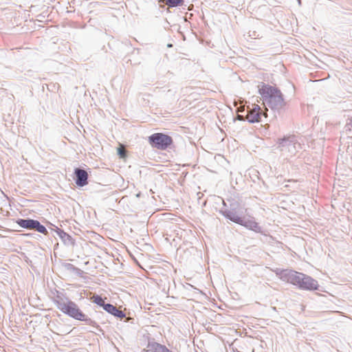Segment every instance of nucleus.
<instances>
[{
  "mask_svg": "<svg viewBox=\"0 0 352 352\" xmlns=\"http://www.w3.org/2000/svg\"><path fill=\"white\" fill-rule=\"evenodd\" d=\"M280 278L303 290H317L319 287L316 280L307 274L292 270H282Z\"/></svg>",
  "mask_w": 352,
  "mask_h": 352,
  "instance_id": "f257e3e1",
  "label": "nucleus"
},
{
  "mask_svg": "<svg viewBox=\"0 0 352 352\" xmlns=\"http://www.w3.org/2000/svg\"><path fill=\"white\" fill-rule=\"evenodd\" d=\"M258 87L263 103L267 104L271 109L279 110L285 105L283 94L277 88L264 82H261Z\"/></svg>",
  "mask_w": 352,
  "mask_h": 352,
  "instance_id": "f03ea898",
  "label": "nucleus"
},
{
  "mask_svg": "<svg viewBox=\"0 0 352 352\" xmlns=\"http://www.w3.org/2000/svg\"><path fill=\"white\" fill-rule=\"evenodd\" d=\"M277 144V148L283 155L293 156L300 148V144L295 135L285 136L278 139Z\"/></svg>",
  "mask_w": 352,
  "mask_h": 352,
  "instance_id": "7ed1b4c3",
  "label": "nucleus"
},
{
  "mask_svg": "<svg viewBox=\"0 0 352 352\" xmlns=\"http://www.w3.org/2000/svg\"><path fill=\"white\" fill-rule=\"evenodd\" d=\"M148 142L153 147L165 150L173 143V140L168 135L156 133L148 137Z\"/></svg>",
  "mask_w": 352,
  "mask_h": 352,
  "instance_id": "20e7f679",
  "label": "nucleus"
},
{
  "mask_svg": "<svg viewBox=\"0 0 352 352\" xmlns=\"http://www.w3.org/2000/svg\"><path fill=\"white\" fill-rule=\"evenodd\" d=\"M16 223L21 227L27 230H34L44 235H48L46 228L38 221L32 219H19Z\"/></svg>",
  "mask_w": 352,
  "mask_h": 352,
  "instance_id": "39448f33",
  "label": "nucleus"
},
{
  "mask_svg": "<svg viewBox=\"0 0 352 352\" xmlns=\"http://www.w3.org/2000/svg\"><path fill=\"white\" fill-rule=\"evenodd\" d=\"M265 116L263 113L260 106L252 104V107H248L245 119L250 123L259 122L261 121V116Z\"/></svg>",
  "mask_w": 352,
  "mask_h": 352,
  "instance_id": "423d86ee",
  "label": "nucleus"
},
{
  "mask_svg": "<svg viewBox=\"0 0 352 352\" xmlns=\"http://www.w3.org/2000/svg\"><path fill=\"white\" fill-rule=\"evenodd\" d=\"M62 312L77 320H79L84 317L82 311L79 309L77 304L73 301H71L67 304V307L62 311Z\"/></svg>",
  "mask_w": 352,
  "mask_h": 352,
  "instance_id": "0eeeda50",
  "label": "nucleus"
},
{
  "mask_svg": "<svg viewBox=\"0 0 352 352\" xmlns=\"http://www.w3.org/2000/svg\"><path fill=\"white\" fill-rule=\"evenodd\" d=\"M220 213H221L227 219L237 224L242 223L243 217L241 214H240L235 208H231L230 210H221Z\"/></svg>",
  "mask_w": 352,
  "mask_h": 352,
  "instance_id": "6e6552de",
  "label": "nucleus"
},
{
  "mask_svg": "<svg viewBox=\"0 0 352 352\" xmlns=\"http://www.w3.org/2000/svg\"><path fill=\"white\" fill-rule=\"evenodd\" d=\"M75 182L78 186L82 187L87 184L88 173L80 168H76L74 170Z\"/></svg>",
  "mask_w": 352,
  "mask_h": 352,
  "instance_id": "1a4fd4ad",
  "label": "nucleus"
},
{
  "mask_svg": "<svg viewBox=\"0 0 352 352\" xmlns=\"http://www.w3.org/2000/svg\"><path fill=\"white\" fill-rule=\"evenodd\" d=\"M53 300L57 308L61 311L72 301L63 292L58 291H56Z\"/></svg>",
  "mask_w": 352,
  "mask_h": 352,
  "instance_id": "9d476101",
  "label": "nucleus"
},
{
  "mask_svg": "<svg viewBox=\"0 0 352 352\" xmlns=\"http://www.w3.org/2000/svg\"><path fill=\"white\" fill-rule=\"evenodd\" d=\"M55 232L65 245L68 246H73L75 245V240L63 230L56 228Z\"/></svg>",
  "mask_w": 352,
  "mask_h": 352,
  "instance_id": "9b49d317",
  "label": "nucleus"
},
{
  "mask_svg": "<svg viewBox=\"0 0 352 352\" xmlns=\"http://www.w3.org/2000/svg\"><path fill=\"white\" fill-rule=\"evenodd\" d=\"M239 225L243 226L251 230H253L256 232L260 233L262 232V229L261 226L256 223L253 218L245 219L243 217L242 219V223Z\"/></svg>",
  "mask_w": 352,
  "mask_h": 352,
  "instance_id": "f8f14e48",
  "label": "nucleus"
},
{
  "mask_svg": "<svg viewBox=\"0 0 352 352\" xmlns=\"http://www.w3.org/2000/svg\"><path fill=\"white\" fill-rule=\"evenodd\" d=\"M107 312L112 314L113 316L119 318H123L125 317V314L123 313L122 311L119 310L117 309V307L111 304L106 303L105 305H104L103 308Z\"/></svg>",
  "mask_w": 352,
  "mask_h": 352,
  "instance_id": "ddd939ff",
  "label": "nucleus"
},
{
  "mask_svg": "<svg viewBox=\"0 0 352 352\" xmlns=\"http://www.w3.org/2000/svg\"><path fill=\"white\" fill-rule=\"evenodd\" d=\"M148 348L149 351L153 352H173L169 350L166 346L157 342L148 343Z\"/></svg>",
  "mask_w": 352,
  "mask_h": 352,
  "instance_id": "4468645a",
  "label": "nucleus"
},
{
  "mask_svg": "<svg viewBox=\"0 0 352 352\" xmlns=\"http://www.w3.org/2000/svg\"><path fill=\"white\" fill-rule=\"evenodd\" d=\"M92 302L97 304L98 305L104 308V305H106L104 300L100 296L94 295L91 298Z\"/></svg>",
  "mask_w": 352,
  "mask_h": 352,
  "instance_id": "2eb2a0df",
  "label": "nucleus"
},
{
  "mask_svg": "<svg viewBox=\"0 0 352 352\" xmlns=\"http://www.w3.org/2000/svg\"><path fill=\"white\" fill-rule=\"evenodd\" d=\"M184 0H165L166 4L170 8L177 7L182 5Z\"/></svg>",
  "mask_w": 352,
  "mask_h": 352,
  "instance_id": "dca6fc26",
  "label": "nucleus"
},
{
  "mask_svg": "<svg viewBox=\"0 0 352 352\" xmlns=\"http://www.w3.org/2000/svg\"><path fill=\"white\" fill-rule=\"evenodd\" d=\"M80 321H85L87 324L97 327L96 322L91 320L90 318H88L85 314H84V317L79 320Z\"/></svg>",
  "mask_w": 352,
  "mask_h": 352,
  "instance_id": "f3484780",
  "label": "nucleus"
},
{
  "mask_svg": "<svg viewBox=\"0 0 352 352\" xmlns=\"http://www.w3.org/2000/svg\"><path fill=\"white\" fill-rule=\"evenodd\" d=\"M118 154L120 155L121 158H124L126 155V151L124 148L119 147L118 148Z\"/></svg>",
  "mask_w": 352,
  "mask_h": 352,
  "instance_id": "a211bd4d",
  "label": "nucleus"
},
{
  "mask_svg": "<svg viewBox=\"0 0 352 352\" xmlns=\"http://www.w3.org/2000/svg\"><path fill=\"white\" fill-rule=\"evenodd\" d=\"M238 119L240 120H246L245 118H244V117L243 116H241V115H238L237 116Z\"/></svg>",
  "mask_w": 352,
  "mask_h": 352,
  "instance_id": "6ab92c4d",
  "label": "nucleus"
},
{
  "mask_svg": "<svg viewBox=\"0 0 352 352\" xmlns=\"http://www.w3.org/2000/svg\"><path fill=\"white\" fill-rule=\"evenodd\" d=\"M171 46H172V45H171V44H168V47H171Z\"/></svg>",
  "mask_w": 352,
  "mask_h": 352,
  "instance_id": "aec40b11",
  "label": "nucleus"
}]
</instances>
